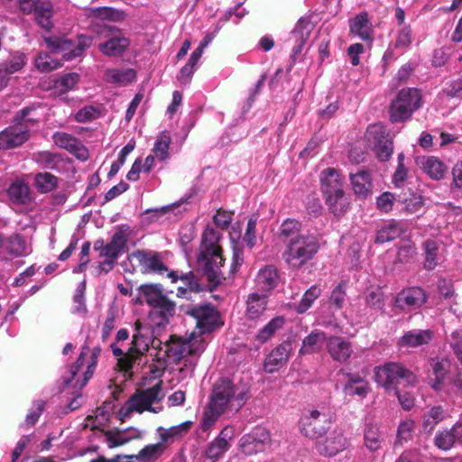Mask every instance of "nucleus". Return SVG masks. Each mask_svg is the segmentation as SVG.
Segmentation results:
<instances>
[{"label": "nucleus", "instance_id": "nucleus-41", "mask_svg": "<svg viewBox=\"0 0 462 462\" xmlns=\"http://www.w3.org/2000/svg\"><path fill=\"white\" fill-rule=\"evenodd\" d=\"M447 416V411L442 406H434L430 408L423 416V429L425 431L431 432L435 426L442 421Z\"/></svg>", "mask_w": 462, "mask_h": 462}, {"label": "nucleus", "instance_id": "nucleus-58", "mask_svg": "<svg viewBox=\"0 0 462 462\" xmlns=\"http://www.w3.org/2000/svg\"><path fill=\"white\" fill-rule=\"evenodd\" d=\"M35 66L41 72H50L60 67L61 64L52 59L49 54L41 53L35 60Z\"/></svg>", "mask_w": 462, "mask_h": 462}, {"label": "nucleus", "instance_id": "nucleus-2", "mask_svg": "<svg viewBox=\"0 0 462 462\" xmlns=\"http://www.w3.org/2000/svg\"><path fill=\"white\" fill-rule=\"evenodd\" d=\"M301 223L285 219L279 229V238L285 245L282 259L292 269H300L312 260L320 248L319 236L301 234Z\"/></svg>", "mask_w": 462, "mask_h": 462}, {"label": "nucleus", "instance_id": "nucleus-57", "mask_svg": "<svg viewBox=\"0 0 462 462\" xmlns=\"http://www.w3.org/2000/svg\"><path fill=\"white\" fill-rule=\"evenodd\" d=\"M366 304L375 310H382L384 306L383 292L381 288H372L365 294Z\"/></svg>", "mask_w": 462, "mask_h": 462}, {"label": "nucleus", "instance_id": "nucleus-60", "mask_svg": "<svg viewBox=\"0 0 462 462\" xmlns=\"http://www.w3.org/2000/svg\"><path fill=\"white\" fill-rule=\"evenodd\" d=\"M442 92L448 98L462 99V77L448 81Z\"/></svg>", "mask_w": 462, "mask_h": 462}, {"label": "nucleus", "instance_id": "nucleus-13", "mask_svg": "<svg viewBox=\"0 0 462 462\" xmlns=\"http://www.w3.org/2000/svg\"><path fill=\"white\" fill-rule=\"evenodd\" d=\"M135 333L133 335L131 346L128 349V356L134 355L136 361L144 356L151 344L152 328L150 325H143L140 320L134 322Z\"/></svg>", "mask_w": 462, "mask_h": 462}, {"label": "nucleus", "instance_id": "nucleus-30", "mask_svg": "<svg viewBox=\"0 0 462 462\" xmlns=\"http://www.w3.org/2000/svg\"><path fill=\"white\" fill-rule=\"evenodd\" d=\"M32 14H34L36 23L41 28L47 32L53 28L52 17L54 15V10L53 5L50 0L43 2Z\"/></svg>", "mask_w": 462, "mask_h": 462}, {"label": "nucleus", "instance_id": "nucleus-21", "mask_svg": "<svg viewBox=\"0 0 462 462\" xmlns=\"http://www.w3.org/2000/svg\"><path fill=\"white\" fill-rule=\"evenodd\" d=\"M313 24L309 19L300 18L297 22L294 29L291 32V37L295 41V45L292 48L291 59L296 61L299 55H300L302 49L309 39Z\"/></svg>", "mask_w": 462, "mask_h": 462}, {"label": "nucleus", "instance_id": "nucleus-56", "mask_svg": "<svg viewBox=\"0 0 462 462\" xmlns=\"http://www.w3.org/2000/svg\"><path fill=\"white\" fill-rule=\"evenodd\" d=\"M448 362L447 360H432L431 368L435 375V382L432 383L434 389H439V385L442 383L448 372Z\"/></svg>", "mask_w": 462, "mask_h": 462}, {"label": "nucleus", "instance_id": "nucleus-14", "mask_svg": "<svg viewBox=\"0 0 462 462\" xmlns=\"http://www.w3.org/2000/svg\"><path fill=\"white\" fill-rule=\"evenodd\" d=\"M130 258L134 259L143 273H163L168 272L167 266L162 262L161 255L155 251L136 250Z\"/></svg>", "mask_w": 462, "mask_h": 462}, {"label": "nucleus", "instance_id": "nucleus-39", "mask_svg": "<svg viewBox=\"0 0 462 462\" xmlns=\"http://www.w3.org/2000/svg\"><path fill=\"white\" fill-rule=\"evenodd\" d=\"M112 352L115 356L117 357V367L120 372L125 374H128L129 376H132V369L134 364L136 362L134 355L130 356H128V351L124 353V351L116 346V343L110 345Z\"/></svg>", "mask_w": 462, "mask_h": 462}, {"label": "nucleus", "instance_id": "nucleus-19", "mask_svg": "<svg viewBox=\"0 0 462 462\" xmlns=\"http://www.w3.org/2000/svg\"><path fill=\"white\" fill-rule=\"evenodd\" d=\"M30 137L29 130L22 124H15L0 133V147L3 150L21 146Z\"/></svg>", "mask_w": 462, "mask_h": 462}, {"label": "nucleus", "instance_id": "nucleus-11", "mask_svg": "<svg viewBox=\"0 0 462 462\" xmlns=\"http://www.w3.org/2000/svg\"><path fill=\"white\" fill-rule=\"evenodd\" d=\"M270 432L263 427L257 426L239 440V448L245 455H254L263 451L271 445Z\"/></svg>", "mask_w": 462, "mask_h": 462}, {"label": "nucleus", "instance_id": "nucleus-31", "mask_svg": "<svg viewBox=\"0 0 462 462\" xmlns=\"http://www.w3.org/2000/svg\"><path fill=\"white\" fill-rule=\"evenodd\" d=\"M180 280L183 282V286L177 289V296L180 298H189L191 292L198 293L204 291L203 285L200 283L198 276L193 272H189L180 275Z\"/></svg>", "mask_w": 462, "mask_h": 462}, {"label": "nucleus", "instance_id": "nucleus-33", "mask_svg": "<svg viewBox=\"0 0 462 462\" xmlns=\"http://www.w3.org/2000/svg\"><path fill=\"white\" fill-rule=\"evenodd\" d=\"M350 32L364 41L372 40V30L366 13L359 14L350 21Z\"/></svg>", "mask_w": 462, "mask_h": 462}, {"label": "nucleus", "instance_id": "nucleus-9", "mask_svg": "<svg viewBox=\"0 0 462 462\" xmlns=\"http://www.w3.org/2000/svg\"><path fill=\"white\" fill-rule=\"evenodd\" d=\"M332 421L330 414L313 409L300 417L299 429L306 438L318 440L328 432Z\"/></svg>", "mask_w": 462, "mask_h": 462}, {"label": "nucleus", "instance_id": "nucleus-34", "mask_svg": "<svg viewBox=\"0 0 462 462\" xmlns=\"http://www.w3.org/2000/svg\"><path fill=\"white\" fill-rule=\"evenodd\" d=\"M192 422L187 420L179 425L170 427L169 429H164L162 427L158 428L162 443L173 442L174 440L180 439L189 431Z\"/></svg>", "mask_w": 462, "mask_h": 462}, {"label": "nucleus", "instance_id": "nucleus-54", "mask_svg": "<svg viewBox=\"0 0 462 462\" xmlns=\"http://www.w3.org/2000/svg\"><path fill=\"white\" fill-rule=\"evenodd\" d=\"M175 302L164 295L152 307L158 310L160 317L163 320L168 321L169 318L173 317L175 313Z\"/></svg>", "mask_w": 462, "mask_h": 462}, {"label": "nucleus", "instance_id": "nucleus-55", "mask_svg": "<svg viewBox=\"0 0 462 462\" xmlns=\"http://www.w3.org/2000/svg\"><path fill=\"white\" fill-rule=\"evenodd\" d=\"M170 143L171 137L169 134L162 132L157 137L152 151L155 156L159 158L161 161H163L168 157Z\"/></svg>", "mask_w": 462, "mask_h": 462}, {"label": "nucleus", "instance_id": "nucleus-53", "mask_svg": "<svg viewBox=\"0 0 462 462\" xmlns=\"http://www.w3.org/2000/svg\"><path fill=\"white\" fill-rule=\"evenodd\" d=\"M455 442H457V439L453 428L450 430H445L437 432L434 439L435 445L442 450H449Z\"/></svg>", "mask_w": 462, "mask_h": 462}, {"label": "nucleus", "instance_id": "nucleus-26", "mask_svg": "<svg viewBox=\"0 0 462 462\" xmlns=\"http://www.w3.org/2000/svg\"><path fill=\"white\" fill-rule=\"evenodd\" d=\"M128 234L125 230L116 231L109 243H107L99 254L100 257H108L116 261L122 251L126 246Z\"/></svg>", "mask_w": 462, "mask_h": 462}, {"label": "nucleus", "instance_id": "nucleus-20", "mask_svg": "<svg viewBox=\"0 0 462 462\" xmlns=\"http://www.w3.org/2000/svg\"><path fill=\"white\" fill-rule=\"evenodd\" d=\"M326 346L331 358L339 363L346 362L353 354L351 342L339 336L328 337Z\"/></svg>", "mask_w": 462, "mask_h": 462}, {"label": "nucleus", "instance_id": "nucleus-28", "mask_svg": "<svg viewBox=\"0 0 462 462\" xmlns=\"http://www.w3.org/2000/svg\"><path fill=\"white\" fill-rule=\"evenodd\" d=\"M9 200L17 206H27L32 201V196L29 186L23 181L17 180L7 189Z\"/></svg>", "mask_w": 462, "mask_h": 462}, {"label": "nucleus", "instance_id": "nucleus-49", "mask_svg": "<svg viewBox=\"0 0 462 462\" xmlns=\"http://www.w3.org/2000/svg\"><path fill=\"white\" fill-rule=\"evenodd\" d=\"M93 38L88 35L80 34L78 37V43L76 46L73 45L72 51L66 52L63 55V60H71L77 57H79L85 50L89 48L92 44Z\"/></svg>", "mask_w": 462, "mask_h": 462}, {"label": "nucleus", "instance_id": "nucleus-29", "mask_svg": "<svg viewBox=\"0 0 462 462\" xmlns=\"http://www.w3.org/2000/svg\"><path fill=\"white\" fill-rule=\"evenodd\" d=\"M350 180L356 195L365 199L372 194V180L369 171H359L356 173H350Z\"/></svg>", "mask_w": 462, "mask_h": 462}, {"label": "nucleus", "instance_id": "nucleus-18", "mask_svg": "<svg viewBox=\"0 0 462 462\" xmlns=\"http://www.w3.org/2000/svg\"><path fill=\"white\" fill-rule=\"evenodd\" d=\"M428 299L425 291L420 287H410L400 291L396 298V306L402 310H416L420 308Z\"/></svg>", "mask_w": 462, "mask_h": 462}, {"label": "nucleus", "instance_id": "nucleus-23", "mask_svg": "<svg viewBox=\"0 0 462 462\" xmlns=\"http://www.w3.org/2000/svg\"><path fill=\"white\" fill-rule=\"evenodd\" d=\"M245 317L249 320H258L267 310L268 296L257 292L250 293L245 300Z\"/></svg>", "mask_w": 462, "mask_h": 462}, {"label": "nucleus", "instance_id": "nucleus-10", "mask_svg": "<svg viewBox=\"0 0 462 462\" xmlns=\"http://www.w3.org/2000/svg\"><path fill=\"white\" fill-rule=\"evenodd\" d=\"M162 381L157 382L152 387L137 390L127 401L125 415L132 411L143 413L145 411L155 412L152 403L159 402L163 398Z\"/></svg>", "mask_w": 462, "mask_h": 462}, {"label": "nucleus", "instance_id": "nucleus-64", "mask_svg": "<svg viewBox=\"0 0 462 462\" xmlns=\"http://www.w3.org/2000/svg\"><path fill=\"white\" fill-rule=\"evenodd\" d=\"M412 42L411 29L410 25H404L396 35L394 46L396 48H408Z\"/></svg>", "mask_w": 462, "mask_h": 462}, {"label": "nucleus", "instance_id": "nucleus-6", "mask_svg": "<svg viewBox=\"0 0 462 462\" xmlns=\"http://www.w3.org/2000/svg\"><path fill=\"white\" fill-rule=\"evenodd\" d=\"M421 105L422 97L419 89L413 88L402 89L389 106L391 123L397 124L409 120Z\"/></svg>", "mask_w": 462, "mask_h": 462}, {"label": "nucleus", "instance_id": "nucleus-48", "mask_svg": "<svg viewBox=\"0 0 462 462\" xmlns=\"http://www.w3.org/2000/svg\"><path fill=\"white\" fill-rule=\"evenodd\" d=\"M321 290L316 286H311L303 294L300 303L298 304L296 310L298 313H305L313 304V302L320 296Z\"/></svg>", "mask_w": 462, "mask_h": 462}, {"label": "nucleus", "instance_id": "nucleus-1", "mask_svg": "<svg viewBox=\"0 0 462 462\" xmlns=\"http://www.w3.org/2000/svg\"><path fill=\"white\" fill-rule=\"evenodd\" d=\"M221 234L211 226H207L202 234L201 249L198 255V263L203 268L209 291L215 290L226 278L236 274L244 263V250L242 247L233 246L232 262L228 268L224 263L226 258L223 249L219 245Z\"/></svg>", "mask_w": 462, "mask_h": 462}, {"label": "nucleus", "instance_id": "nucleus-17", "mask_svg": "<svg viewBox=\"0 0 462 462\" xmlns=\"http://www.w3.org/2000/svg\"><path fill=\"white\" fill-rule=\"evenodd\" d=\"M235 438V429L225 427L218 436L209 443L205 451V457L212 462L217 461L231 447L230 441Z\"/></svg>", "mask_w": 462, "mask_h": 462}, {"label": "nucleus", "instance_id": "nucleus-43", "mask_svg": "<svg viewBox=\"0 0 462 462\" xmlns=\"http://www.w3.org/2000/svg\"><path fill=\"white\" fill-rule=\"evenodd\" d=\"M35 186L42 193H48L58 187L59 179L50 172H39L34 178Z\"/></svg>", "mask_w": 462, "mask_h": 462}, {"label": "nucleus", "instance_id": "nucleus-61", "mask_svg": "<svg viewBox=\"0 0 462 462\" xmlns=\"http://www.w3.org/2000/svg\"><path fill=\"white\" fill-rule=\"evenodd\" d=\"M257 217H252L248 219L245 232L243 236V241L249 248H252L256 244V224Z\"/></svg>", "mask_w": 462, "mask_h": 462}, {"label": "nucleus", "instance_id": "nucleus-25", "mask_svg": "<svg viewBox=\"0 0 462 462\" xmlns=\"http://www.w3.org/2000/svg\"><path fill=\"white\" fill-rule=\"evenodd\" d=\"M433 332L430 329L410 330L398 340L400 347L415 348L428 345L433 338Z\"/></svg>", "mask_w": 462, "mask_h": 462}, {"label": "nucleus", "instance_id": "nucleus-63", "mask_svg": "<svg viewBox=\"0 0 462 462\" xmlns=\"http://www.w3.org/2000/svg\"><path fill=\"white\" fill-rule=\"evenodd\" d=\"M52 140L58 147L68 151L69 148H72L77 138L65 132H56L52 135Z\"/></svg>", "mask_w": 462, "mask_h": 462}, {"label": "nucleus", "instance_id": "nucleus-51", "mask_svg": "<svg viewBox=\"0 0 462 462\" xmlns=\"http://www.w3.org/2000/svg\"><path fill=\"white\" fill-rule=\"evenodd\" d=\"M346 291L343 282L338 283L332 291L328 303L335 310H342L346 301Z\"/></svg>", "mask_w": 462, "mask_h": 462}, {"label": "nucleus", "instance_id": "nucleus-62", "mask_svg": "<svg viewBox=\"0 0 462 462\" xmlns=\"http://www.w3.org/2000/svg\"><path fill=\"white\" fill-rule=\"evenodd\" d=\"M395 199H396L394 194L389 191H385L377 198L376 208L383 213H389L393 210Z\"/></svg>", "mask_w": 462, "mask_h": 462}, {"label": "nucleus", "instance_id": "nucleus-52", "mask_svg": "<svg viewBox=\"0 0 462 462\" xmlns=\"http://www.w3.org/2000/svg\"><path fill=\"white\" fill-rule=\"evenodd\" d=\"M93 14L102 20L120 22L125 20V12L108 6L98 7L93 10Z\"/></svg>", "mask_w": 462, "mask_h": 462}, {"label": "nucleus", "instance_id": "nucleus-8", "mask_svg": "<svg viewBox=\"0 0 462 462\" xmlns=\"http://www.w3.org/2000/svg\"><path fill=\"white\" fill-rule=\"evenodd\" d=\"M184 311L196 320V327L201 334L210 333L223 326L219 311L211 303L190 304Z\"/></svg>", "mask_w": 462, "mask_h": 462}, {"label": "nucleus", "instance_id": "nucleus-36", "mask_svg": "<svg viewBox=\"0 0 462 462\" xmlns=\"http://www.w3.org/2000/svg\"><path fill=\"white\" fill-rule=\"evenodd\" d=\"M285 324L283 316L273 318L265 326H263L256 334L255 340L263 344L271 339L277 331L281 330Z\"/></svg>", "mask_w": 462, "mask_h": 462}, {"label": "nucleus", "instance_id": "nucleus-32", "mask_svg": "<svg viewBox=\"0 0 462 462\" xmlns=\"http://www.w3.org/2000/svg\"><path fill=\"white\" fill-rule=\"evenodd\" d=\"M327 336L325 332L315 329L311 331L307 337H304L302 341V346L300 349V355H308L318 353L321 347L322 344L327 342Z\"/></svg>", "mask_w": 462, "mask_h": 462}, {"label": "nucleus", "instance_id": "nucleus-4", "mask_svg": "<svg viewBox=\"0 0 462 462\" xmlns=\"http://www.w3.org/2000/svg\"><path fill=\"white\" fill-rule=\"evenodd\" d=\"M246 400L245 392H238L229 380L220 379L214 384L208 410L217 415H222L227 410L236 412L245 405Z\"/></svg>", "mask_w": 462, "mask_h": 462}, {"label": "nucleus", "instance_id": "nucleus-27", "mask_svg": "<svg viewBox=\"0 0 462 462\" xmlns=\"http://www.w3.org/2000/svg\"><path fill=\"white\" fill-rule=\"evenodd\" d=\"M407 231V226L402 221L392 219L383 225L376 234L375 243L384 244L393 241Z\"/></svg>", "mask_w": 462, "mask_h": 462}, {"label": "nucleus", "instance_id": "nucleus-59", "mask_svg": "<svg viewBox=\"0 0 462 462\" xmlns=\"http://www.w3.org/2000/svg\"><path fill=\"white\" fill-rule=\"evenodd\" d=\"M417 254V247L413 242L408 241L399 246L397 259L401 263H409Z\"/></svg>", "mask_w": 462, "mask_h": 462}, {"label": "nucleus", "instance_id": "nucleus-15", "mask_svg": "<svg viewBox=\"0 0 462 462\" xmlns=\"http://www.w3.org/2000/svg\"><path fill=\"white\" fill-rule=\"evenodd\" d=\"M293 347L291 341H283L273 348L265 357L263 362V371L268 374H273L282 367L285 366L292 354Z\"/></svg>", "mask_w": 462, "mask_h": 462}, {"label": "nucleus", "instance_id": "nucleus-38", "mask_svg": "<svg viewBox=\"0 0 462 462\" xmlns=\"http://www.w3.org/2000/svg\"><path fill=\"white\" fill-rule=\"evenodd\" d=\"M106 81L114 84L126 85L135 79V71L132 69H107L105 71Z\"/></svg>", "mask_w": 462, "mask_h": 462}, {"label": "nucleus", "instance_id": "nucleus-5", "mask_svg": "<svg viewBox=\"0 0 462 462\" xmlns=\"http://www.w3.org/2000/svg\"><path fill=\"white\" fill-rule=\"evenodd\" d=\"M376 383L388 393H397L399 385H412L416 383L415 374L402 364L388 362L374 368Z\"/></svg>", "mask_w": 462, "mask_h": 462}, {"label": "nucleus", "instance_id": "nucleus-44", "mask_svg": "<svg viewBox=\"0 0 462 462\" xmlns=\"http://www.w3.org/2000/svg\"><path fill=\"white\" fill-rule=\"evenodd\" d=\"M48 48L53 54H62V56L72 51L73 42L64 37H47L44 39Z\"/></svg>", "mask_w": 462, "mask_h": 462}, {"label": "nucleus", "instance_id": "nucleus-37", "mask_svg": "<svg viewBox=\"0 0 462 462\" xmlns=\"http://www.w3.org/2000/svg\"><path fill=\"white\" fill-rule=\"evenodd\" d=\"M374 133L376 134L374 136L376 139V144L374 147L376 156L381 162H386L391 158L393 152V141L383 135L382 129H380L379 132L375 131Z\"/></svg>", "mask_w": 462, "mask_h": 462}, {"label": "nucleus", "instance_id": "nucleus-40", "mask_svg": "<svg viewBox=\"0 0 462 462\" xmlns=\"http://www.w3.org/2000/svg\"><path fill=\"white\" fill-rule=\"evenodd\" d=\"M5 251L14 257H19L25 254L26 241L20 234L11 235L5 241L4 245Z\"/></svg>", "mask_w": 462, "mask_h": 462}, {"label": "nucleus", "instance_id": "nucleus-24", "mask_svg": "<svg viewBox=\"0 0 462 462\" xmlns=\"http://www.w3.org/2000/svg\"><path fill=\"white\" fill-rule=\"evenodd\" d=\"M417 164L430 179L442 180L447 171V166L435 156H423L417 159Z\"/></svg>", "mask_w": 462, "mask_h": 462}, {"label": "nucleus", "instance_id": "nucleus-22", "mask_svg": "<svg viewBox=\"0 0 462 462\" xmlns=\"http://www.w3.org/2000/svg\"><path fill=\"white\" fill-rule=\"evenodd\" d=\"M280 279V273L276 266L267 264L258 271L255 284L260 291L270 292L278 286Z\"/></svg>", "mask_w": 462, "mask_h": 462}, {"label": "nucleus", "instance_id": "nucleus-7", "mask_svg": "<svg viewBox=\"0 0 462 462\" xmlns=\"http://www.w3.org/2000/svg\"><path fill=\"white\" fill-rule=\"evenodd\" d=\"M165 346L166 356L177 364L189 356H199L205 350L206 343L201 337L194 334L185 338L171 335Z\"/></svg>", "mask_w": 462, "mask_h": 462}, {"label": "nucleus", "instance_id": "nucleus-45", "mask_svg": "<svg viewBox=\"0 0 462 462\" xmlns=\"http://www.w3.org/2000/svg\"><path fill=\"white\" fill-rule=\"evenodd\" d=\"M364 439L365 444L370 451L374 452L381 448L382 437L377 425H366Z\"/></svg>", "mask_w": 462, "mask_h": 462}, {"label": "nucleus", "instance_id": "nucleus-42", "mask_svg": "<svg viewBox=\"0 0 462 462\" xmlns=\"http://www.w3.org/2000/svg\"><path fill=\"white\" fill-rule=\"evenodd\" d=\"M79 76L77 73H68L55 79L52 84V89L59 95L65 94L79 82Z\"/></svg>", "mask_w": 462, "mask_h": 462}, {"label": "nucleus", "instance_id": "nucleus-12", "mask_svg": "<svg viewBox=\"0 0 462 462\" xmlns=\"http://www.w3.org/2000/svg\"><path fill=\"white\" fill-rule=\"evenodd\" d=\"M349 446V439L346 437L344 430L338 428H336L324 439L316 442L318 452L321 456L328 457L345 451Z\"/></svg>", "mask_w": 462, "mask_h": 462}, {"label": "nucleus", "instance_id": "nucleus-47", "mask_svg": "<svg viewBox=\"0 0 462 462\" xmlns=\"http://www.w3.org/2000/svg\"><path fill=\"white\" fill-rule=\"evenodd\" d=\"M139 291L146 303L151 307L165 295L161 284H142Z\"/></svg>", "mask_w": 462, "mask_h": 462}, {"label": "nucleus", "instance_id": "nucleus-16", "mask_svg": "<svg viewBox=\"0 0 462 462\" xmlns=\"http://www.w3.org/2000/svg\"><path fill=\"white\" fill-rule=\"evenodd\" d=\"M110 38L98 45L99 51L107 57H119L129 47L130 40L124 36L121 30L115 26L107 27Z\"/></svg>", "mask_w": 462, "mask_h": 462}, {"label": "nucleus", "instance_id": "nucleus-50", "mask_svg": "<svg viewBox=\"0 0 462 462\" xmlns=\"http://www.w3.org/2000/svg\"><path fill=\"white\" fill-rule=\"evenodd\" d=\"M25 65V56L23 53L11 55L6 60L0 63L1 69L9 74H14L21 70Z\"/></svg>", "mask_w": 462, "mask_h": 462}, {"label": "nucleus", "instance_id": "nucleus-3", "mask_svg": "<svg viewBox=\"0 0 462 462\" xmlns=\"http://www.w3.org/2000/svg\"><path fill=\"white\" fill-rule=\"evenodd\" d=\"M320 189L328 209L336 217L343 216L349 203L343 189V178L335 168H327L320 172Z\"/></svg>", "mask_w": 462, "mask_h": 462}, {"label": "nucleus", "instance_id": "nucleus-35", "mask_svg": "<svg viewBox=\"0 0 462 462\" xmlns=\"http://www.w3.org/2000/svg\"><path fill=\"white\" fill-rule=\"evenodd\" d=\"M424 251V268L434 270L439 264V243L433 239H426L422 244Z\"/></svg>", "mask_w": 462, "mask_h": 462}, {"label": "nucleus", "instance_id": "nucleus-46", "mask_svg": "<svg viewBox=\"0 0 462 462\" xmlns=\"http://www.w3.org/2000/svg\"><path fill=\"white\" fill-rule=\"evenodd\" d=\"M33 160L43 169L55 170L62 162V157L59 153L44 151L35 153Z\"/></svg>", "mask_w": 462, "mask_h": 462}]
</instances>
